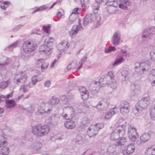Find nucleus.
Returning a JSON list of instances; mask_svg holds the SVG:
<instances>
[{"label":"nucleus","mask_w":155,"mask_h":155,"mask_svg":"<svg viewBox=\"0 0 155 155\" xmlns=\"http://www.w3.org/2000/svg\"><path fill=\"white\" fill-rule=\"evenodd\" d=\"M126 142V140L125 137L120 136L117 139V142L115 143L117 146H121L124 145Z\"/></svg>","instance_id":"473e14b6"},{"label":"nucleus","mask_w":155,"mask_h":155,"mask_svg":"<svg viewBox=\"0 0 155 155\" xmlns=\"http://www.w3.org/2000/svg\"><path fill=\"white\" fill-rule=\"evenodd\" d=\"M121 147L117 146L115 143L114 144L109 146L107 149V151L108 153H116L120 151Z\"/></svg>","instance_id":"dca6fc26"},{"label":"nucleus","mask_w":155,"mask_h":155,"mask_svg":"<svg viewBox=\"0 0 155 155\" xmlns=\"http://www.w3.org/2000/svg\"><path fill=\"white\" fill-rule=\"evenodd\" d=\"M46 44L41 45L39 48V51L41 54H50V51L51 48Z\"/></svg>","instance_id":"ddd939ff"},{"label":"nucleus","mask_w":155,"mask_h":155,"mask_svg":"<svg viewBox=\"0 0 155 155\" xmlns=\"http://www.w3.org/2000/svg\"><path fill=\"white\" fill-rule=\"evenodd\" d=\"M34 107L32 105H31L28 108V110L30 113H31L34 110Z\"/></svg>","instance_id":"69168bd1"},{"label":"nucleus","mask_w":155,"mask_h":155,"mask_svg":"<svg viewBox=\"0 0 155 155\" xmlns=\"http://www.w3.org/2000/svg\"><path fill=\"white\" fill-rule=\"evenodd\" d=\"M37 46L36 44L32 41H25L22 46V48L20 54V57L24 60H27L32 55Z\"/></svg>","instance_id":"f257e3e1"},{"label":"nucleus","mask_w":155,"mask_h":155,"mask_svg":"<svg viewBox=\"0 0 155 155\" xmlns=\"http://www.w3.org/2000/svg\"><path fill=\"white\" fill-rule=\"evenodd\" d=\"M13 92H11L10 94H7L6 95V96H5V98H3V100H6L8 99L10 97H12L13 95Z\"/></svg>","instance_id":"e2e57ef3"},{"label":"nucleus","mask_w":155,"mask_h":155,"mask_svg":"<svg viewBox=\"0 0 155 155\" xmlns=\"http://www.w3.org/2000/svg\"><path fill=\"white\" fill-rule=\"evenodd\" d=\"M124 60V59L123 57L121 56H118L116 58L113 64V66H114L121 63Z\"/></svg>","instance_id":"a19ab883"},{"label":"nucleus","mask_w":155,"mask_h":155,"mask_svg":"<svg viewBox=\"0 0 155 155\" xmlns=\"http://www.w3.org/2000/svg\"><path fill=\"white\" fill-rule=\"evenodd\" d=\"M108 85H109V87H107V89L108 91H106L105 92V93L106 94L111 93L113 89H116L117 87L116 81L114 79L111 81V82L110 83V84H109Z\"/></svg>","instance_id":"4be33fe9"},{"label":"nucleus","mask_w":155,"mask_h":155,"mask_svg":"<svg viewBox=\"0 0 155 155\" xmlns=\"http://www.w3.org/2000/svg\"><path fill=\"white\" fill-rule=\"evenodd\" d=\"M82 137L79 135H77L75 138V141L76 143L79 142L81 140Z\"/></svg>","instance_id":"0e129e2a"},{"label":"nucleus","mask_w":155,"mask_h":155,"mask_svg":"<svg viewBox=\"0 0 155 155\" xmlns=\"http://www.w3.org/2000/svg\"><path fill=\"white\" fill-rule=\"evenodd\" d=\"M135 147L133 144L131 143L126 146L125 149L122 151L124 155H129L134 152Z\"/></svg>","instance_id":"f8f14e48"},{"label":"nucleus","mask_w":155,"mask_h":155,"mask_svg":"<svg viewBox=\"0 0 155 155\" xmlns=\"http://www.w3.org/2000/svg\"><path fill=\"white\" fill-rule=\"evenodd\" d=\"M16 102L13 100H8L6 101L5 106L7 108H10L15 107Z\"/></svg>","instance_id":"c756f323"},{"label":"nucleus","mask_w":155,"mask_h":155,"mask_svg":"<svg viewBox=\"0 0 155 155\" xmlns=\"http://www.w3.org/2000/svg\"><path fill=\"white\" fill-rule=\"evenodd\" d=\"M127 134L129 139L132 141H135L138 137L136 129L132 125H130L128 128Z\"/></svg>","instance_id":"0eeeda50"},{"label":"nucleus","mask_w":155,"mask_h":155,"mask_svg":"<svg viewBox=\"0 0 155 155\" xmlns=\"http://www.w3.org/2000/svg\"><path fill=\"white\" fill-rule=\"evenodd\" d=\"M114 1V0H108L106 3V5L109 6H112L114 7V5L113 3Z\"/></svg>","instance_id":"13d9d810"},{"label":"nucleus","mask_w":155,"mask_h":155,"mask_svg":"<svg viewBox=\"0 0 155 155\" xmlns=\"http://www.w3.org/2000/svg\"><path fill=\"white\" fill-rule=\"evenodd\" d=\"M116 50V48L115 47L110 46L105 48V52L106 53H108L111 51H115Z\"/></svg>","instance_id":"a18cd8bd"},{"label":"nucleus","mask_w":155,"mask_h":155,"mask_svg":"<svg viewBox=\"0 0 155 155\" xmlns=\"http://www.w3.org/2000/svg\"><path fill=\"white\" fill-rule=\"evenodd\" d=\"M87 58L86 56H85L83 58H82L80 62V65L79 67L77 68L78 70H80L82 67L83 64L86 61Z\"/></svg>","instance_id":"de8ad7c7"},{"label":"nucleus","mask_w":155,"mask_h":155,"mask_svg":"<svg viewBox=\"0 0 155 155\" xmlns=\"http://www.w3.org/2000/svg\"><path fill=\"white\" fill-rule=\"evenodd\" d=\"M149 78L151 80L155 79V77L153 74H152L150 73L149 76Z\"/></svg>","instance_id":"774afa93"},{"label":"nucleus","mask_w":155,"mask_h":155,"mask_svg":"<svg viewBox=\"0 0 155 155\" xmlns=\"http://www.w3.org/2000/svg\"><path fill=\"white\" fill-rule=\"evenodd\" d=\"M27 75L25 72H21V73L17 74L14 79V80L16 84H24L26 81L27 78Z\"/></svg>","instance_id":"1a4fd4ad"},{"label":"nucleus","mask_w":155,"mask_h":155,"mask_svg":"<svg viewBox=\"0 0 155 155\" xmlns=\"http://www.w3.org/2000/svg\"><path fill=\"white\" fill-rule=\"evenodd\" d=\"M74 65H75V64H74L73 62L69 64L67 66L68 70H69L71 68H74Z\"/></svg>","instance_id":"bf43d9fd"},{"label":"nucleus","mask_w":155,"mask_h":155,"mask_svg":"<svg viewBox=\"0 0 155 155\" xmlns=\"http://www.w3.org/2000/svg\"><path fill=\"white\" fill-rule=\"evenodd\" d=\"M51 128L48 125H36L32 127V133L36 137H42L46 135L50 131Z\"/></svg>","instance_id":"f03ea898"},{"label":"nucleus","mask_w":155,"mask_h":155,"mask_svg":"<svg viewBox=\"0 0 155 155\" xmlns=\"http://www.w3.org/2000/svg\"><path fill=\"white\" fill-rule=\"evenodd\" d=\"M93 14H88L85 17L83 20V25L86 26L89 23L96 20L97 17V7L94 6L92 7Z\"/></svg>","instance_id":"39448f33"},{"label":"nucleus","mask_w":155,"mask_h":155,"mask_svg":"<svg viewBox=\"0 0 155 155\" xmlns=\"http://www.w3.org/2000/svg\"><path fill=\"white\" fill-rule=\"evenodd\" d=\"M97 131V124L94 125L91 124L87 131V134L90 137H93L96 134Z\"/></svg>","instance_id":"2eb2a0df"},{"label":"nucleus","mask_w":155,"mask_h":155,"mask_svg":"<svg viewBox=\"0 0 155 155\" xmlns=\"http://www.w3.org/2000/svg\"><path fill=\"white\" fill-rule=\"evenodd\" d=\"M8 64V62H7L4 63H0V74H1L2 76H5L7 74V71L4 66L7 65Z\"/></svg>","instance_id":"c85d7f7f"},{"label":"nucleus","mask_w":155,"mask_h":155,"mask_svg":"<svg viewBox=\"0 0 155 155\" xmlns=\"http://www.w3.org/2000/svg\"><path fill=\"white\" fill-rule=\"evenodd\" d=\"M97 111H104L106 110L107 107L103 99L100 101L97 104Z\"/></svg>","instance_id":"393cba45"},{"label":"nucleus","mask_w":155,"mask_h":155,"mask_svg":"<svg viewBox=\"0 0 155 155\" xmlns=\"http://www.w3.org/2000/svg\"><path fill=\"white\" fill-rule=\"evenodd\" d=\"M129 73L126 70H123L120 73V74L119 77V79L120 82L125 81L127 76Z\"/></svg>","instance_id":"bb28decb"},{"label":"nucleus","mask_w":155,"mask_h":155,"mask_svg":"<svg viewBox=\"0 0 155 155\" xmlns=\"http://www.w3.org/2000/svg\"><path fill=\"white\" fill-rule=\"evenodd\" d=\"M124 134V127L120 126L114 130L111 133L110 136V139L113 141L117 140L120 137L123 136Z\"/></svg>","instance_id":"423d86ee"},{"label":"nucleus","mask_w":155,"mask_h":155,"mask_svg":"<svg viewBox=\"0 0 155 155\" xmlns=\"http://www.w3.org/2000/svg\"><path fill=\"white\" fill-rule=\"evenodd\" d=\"M79 90L83 100H85L88 98L89 96L88 92L85 87H80L79 88Z\"/></svg>","instance_id":"aec40b11"},{"label":"nucleus","mask_w":155,"mask_h":155,"mask_svg":"<svg viewBox=\"0 0 155 155\" xmlns=\"http://www.w3.org/2000/svg\"><path fill=\"white\" fill-rule=\"evenodd\" d=\"M42 146L41 143L38 142L34 143L30 147L32 152L35 153H38L39 151Z\"/></svg>","instance_id":"f3484780"},{"label":"nucleus","mask_w":155,"mask_h":155,"mask_svg":"<svg viewBox=\"0 0 155 155\" xmlns=\"http://www.w3.org/2000/svg\"><path fill=\"white\" fill-rule=\"evenodd\" d=\"M10 81L9 80H8L4 82H2L1 83L0 87L1 89H4L10 83Z\"/></svg>","instance_id":"37998d69"},{"label":"nucleus","mask_w":155,"mask_h":155,"mask_svg":"<svg viewBox=\"0 0 155 155\" xmlns=\"http://www.w3.org/2000/svg\"><path fill=\"white\" fill-rule=\"evenodd\" d=\"M54 41V40L52 38L48 37L45 41V43L47 45H49V47L51 48L53 44Z\"/></svg>","instance_id":"4c0bfd02"},{"label":"nucleus","mask_w":155,"mask_h":155,"mask_svg":"<svg viewBox=\"0 0 155 155\" xmlns=\"http://www.w3.org/2000/svg\"><path fill=\"white\" fill-rule=\"evenodd\" d=\"M52 120L53 121V122L57 123L59 120V115L57 114H54L53 116L51 117Z\"/></svg>","instance_id":"c03bdc74"},{"label":"nucleus","mask_w":155,"mask_h":155,"mask_svg":"<svg viewBox=\"0 0 155 155\" xmlns=\"http://www.w3.org/2000/svg\"><path fill=\"white\" fill-rule=\"evenodd\" d=\"M78 25H74L71 30L70 31V35L72 37L76 36L81 28H82V26L81 23V20L80 18L78 19Z\"/></svg>","instance_id":"9b49d317"},{"label":"nucleus","mask_w":155,"mask_h":155,"mask_svg":"<svg viewBox=\"0 0 155 155\" xmlns=\"http://www.w3.org/2000/svg\"><path fill=\"white\" fill-rule=\"evenodd\" d=\"M62 115L63 118L66 120H70L72 119L73 118L70 117V115H69L68 114L65 113L64 111H63Z\"/></svg>","instance_id":"8fccbe9b"},{"label":"nucleus","mask_w":155,"mask_h":155,"mask_svg":"<svg viewBox=\"0 0 155 155\" xmlns=\"http://www.w3.org/2000/svg\"><path fill=\"white\" fill-rule=\"evenodd\" d=\"M82 7H85L86 5L89 2V0H81Z\"/></svg>","instance_id":"5fc2aeb1"},{"label":"nucleus","mask_w":155,"mask_h":155,"mask_svg":"<svg viewBox=\"0 0 155 155\" xmlns=\"http://www.w3.org/2000/svg\"><path fill=\"white\" fill-rule=\"evenodd\" d=\"M23 25L21 24H20L17 26H16L15 27L12 29V31L13 32H16L19 30L23 26Z\"/></svg>","instance_id":"864d4df0"},{"label":"nucleus","mask_w":155,"mask_h":155,"mask_svg":"<svg viewBox=\"0 0 155 155\" xmlns=\"http://www.w3.org/2000/svg\"><path fill=\"white\" fill-rule=\"evenodd\" d=\"M121 39V35L120 33L118 32L114 33L113 36L112 40V43L114 45L117 46L120 43Z\"/></svg>","instance_id":"4468645a"},{"label":"nucleus","mask_w":155,"mask_h":155,"mask_svg":"<svg viewBox=\"0 0 155 155\" xmlns=\"http://www.w3.org/2000/svg\"><path fill=\"white\" fill-rule=\"evenodd\" d=\"M76 124L75 122L72 120L66 121L64 124V127L66 128L72 129L76 127Z\"/></svg>","instance_id":"b1692460"},{"label":"nucleus","mask_w":155,"mask_h":155,"mask_svg":"<svg viewBox=\"0 0 155 155\" xmlns=\"http://www.w3.org/2000/svg\"><path fill=\"white\" fill-rule=\"evenodd\" d=\"M48 7H47L46 5H43L41 6H40L39 8L36 9L34 11H33L32 13V14H33L36 12H38V11H42L44 10H45L46 9L48 8Z\"/></svg>","instance_id":"49530a36"},{"label":"nucleus","mask_w":155,"mask_h":155,"mask_svg":"<svg viewBox=\"0 0 155 155\" xmlns=\"http://www.w3.org/2000/svg\"><path fill=\"white\" fill-rule=\"evenodd\" d=\"M149 103V98L148 97L142 98L135 105V110L139 113H141L143 109L146 108Z\"/></svg>","instance_id":"20e7f679"},{"label":"nucleus","mask_w":155,"mask_h":155,"mask_svg":"<svg viewBox=\"0 0 155 155\" xmlns=\"http://www.w3.org/2000/svg\"><path fill=\"white\" fill-rule=\"evenodd\" d=\"M116 111V108L115 107L110 109V111L107 112L105 116V118L106 119L110 118L112 116L115 114Z\"/></svg>","instance_id":"7c9ffc66"},{"label":"nucleus","mask_w":155,"mask_h":155,"mask_svg":"<svg viewBox=\"0 0 155 155\" xmlns=\"http://www.w3.org/2000/svg\"><path fill=\"white\" fill-rule=\"evenodd\" d=\"M102 23L103 22L101 20V17L99 15L97 16V26L101 25Z\"/></svg>","instance_id":"052dcab7"},{"label":"nucleus","mask_w":155,"mask_h":155,"mask_svg":"<svg viewBox=\"0 0 155 155\" xmlns=\"http://www.w3.org/2000/svg\"><path fill=\"white\" fill-rule=\"evenodd\" d=\"M7 145L6 139L3 136H0V147Z\"/></svg>","instance_id":"ea45409f"},{"label":"nucleus","mask_w":155,"mask_h":155,"mask_svg":"<svg viewBox=\"0 0 155 155\" xmlns=\"http://www.w3.org/2000/svg\"><path fill=\"white\" fill-rule=\"evenodd\" d=\"M150 60L153 61H155V53L153 51L150 52Z\"/></svg>","instance_id":"603ef678"},{"label":"nucleus","mask_w":155,"mask_h":155,"mask_svg":"<svg viewBox=\"0 0 155 155\" xmlns=\"http://www.w3.org/2000/svg\"><path fill=\"white\" fill-rule=\"evenodd\" d=\"M27 86L22 85L21 86L20 88V91H22L24 92H26L28 91V89L26 88Z\"/></svg>","instance_id":"4d7b16f0"},{"label":"nucleus","mask_w":155,"mask_h":155,"mask_svg":"<svg viewBox=\"0 0 155 155\" xmlns=\"http://www.w3.org/2000/svg\"><path fill=\"white\" fill-rule=\"evenodd\" d=\"M51 82L50 80L47 81L45 82L44 85L45 86L48 87H49L51 84Z\"/></svg>","instance_id":"680f3d73"},{"label":"nucleus","mask_w":155,"mask_h":155,"mask_svg":"<svg viewBox=\"0 0 155 155\" xmlns=\"http://www.w3.org/2000/svg\"><path fill=\"white\" fill-rule=\"evenodd\" d=\"M37 64L39 65H41V68L43 71V69L47 68L49 65L48 63L45 61V59H42L38 60L37 61Z\"/></svg>","instance_id":"a878e982"},{"label":"nucleus","mask_w":155,"mask_h":155,"mask_svg":"<svg viewBox=\"0 0 155 155\" xmlns=\"http://www.w3.org/2000/svg\"><path fill=\"white\" fill-rule=\"evenodd\" d=\"M38 81L37 76H34L31 78V82H30L29 84V87H32L34 86L36 84Z\"/></svg>","instance_id":"c9c22d12"},{"label":"nucleus","mask_w":155,"mask_h":155,"mask_svg":"<svg viewBox=\"0 0 155 155\" xmlns=\"http://www.w3.org/2000/svg\"><path fill=\"white\" fill-rule=\"evenodd\" d=\"M155 34V28L152 27L147 30L145 29L142 35V41H146L148 39L149 35L150 34Z\"/></svg>","instance_id":"9d476101"},{"label":"nucleus","mask_w":155,"mask_h":155,"mask_svg":"<svg viewBox=\"0 0 155 155\" xmlns=\"http://www.w3.org/2000/svg\"><path fill=\"white\" fill-rule=\"evenodd\" d=\"M149 112L151 118L155 120V105L153 104L150 106Z\"/></svg>","instance_id":"f704fd0d"},{"label":"nucleus","mask_w":155,"mask_h":155,"mask_svg":"<svg viewBox=\"0 0 155 155\" xmlns=\"http://www.w3.org/2000/svg\"><path fill=\"white\" fill-rule=\"evenodd\" d=\"M79 10V9L78 8H76L73 9L72 11V13H73L75 14H77V15L78 14V11Z\"/></svg>","instance_id":"338daca9"},{"label":"nucleus","mask_w":155,"mask_h":155,"mask_svg":"<svg viewBox=\"0 0 155 155\" xmlns=\"http://www.w3.org/2000/svg\"><path fill=\"white\" fill-rule=\"evenodd\" d=\"M59 99L57 97H53L49 101L48 103L50 105L56 106L59 103Z\"/></svg>","instance_id":"72a5a7b5"},{"label":"nucleus","mask_w":155,"mask_h":155,"mask_svg":"<svg viewBox=\"0 0 155 155\" xmlns=\"http://www.w3.org/2000/svg\"><path fill=\"white\" fill-rule=\"evenodd\" d=\"M18 42L16 41L14 43L8 47V48L9 49V51H12V48L16 47L18 46Z\"/></svg>","instance_id":"09e8293b"},{"label":"nucleus","mask_w":155,"mask_h":155,"mask_svg":"<svg viewBox=\"0 0 155 155\" xmlns=\"http://www.w3.org/2000/svg\"><path fill=\"white\" fill-rule=\"evenodd\" d=\"M90 119L87 117L83 118L82 120V123L84 125L87 126L90 125Z\"/></svg>","instance_id":"79ce46f5"},{"label":"nucleus","mask_w":155,"mask_h":155,"mask_svg":"<svg viewBox=\"0 0 155 155\" xmlns=\"http://www.w3.org/2000/svg\"><path fill=\"white\" fill-rule=\"evenodd\" d=\"M50 25L43 26V30L46 33H48L50 28Z\"/></svg>","instance_id":"6e6d98bb"},{"label":"nucleus","mask_w":155,"mask_h":155,"mask_svg":"<svg viewBox=\"0 0 155 155\" xmlns=\"http://www.w3.org/2000/svg\"><path fill=\"white\" fill-rule=\"evenodd\" d=\"M140 67H143L142 71L144 72L148 71L150 68V66L145 62L142 63L140 64Z\"/></svg>","instance_id":"58836bf2"},{"label":"nucleus","mask_w":155,"mask_h":155,"mask_svg":"<svg viewBox=\"0 0 155 155\" xmlns=\"http://www.w3.org/2000/svg\"><path fill=\"white\" fill-rule=\"evenodd\" d=\"M69 46L67 41H64L59 43L57 45L58 49L61 51H64L66 50Z\"/></svg>","instance_id":"412c9836"},{"label":"nucleus","mask_w":155,"mask_h":155,"mask_svg":"<svg viewBox=\"0 0 155 155\" xmlns=\"http://www.w3.org/2000/svg\"><path fill=\"white\" fill-rule=\"evenodd\" d=\"M119 3V7L123 9H127V6H129L131 5L130 2L128 0H120Z\"/></svg>","instance_id":"5701e85b"},{"label":"nucleus","mask_w":155,"mask_h":155,"mask_svg":"<svg viewBox=\"0 0 155 155\" xmlns=\"http://www.w3.org/2000/svg\"><path fill=\"white\" fill-rule=\"evenodd\" d=\"M145 155H155V146L148 147L145 152Z\"/></svg>","instance_id":"2f4dec72"},{"label":"nucleus","mask_w":155,"mask_h":155,"mask_svg":"<svg viewBox=\"0 0 155 155\" xmlns=\"http://www.w3.org/2000/svg\"><path fill=\"white\" fill-rule=\"evenodd\" d=\"M38 112L40 114L45 113V109L43 107L39 106L38 107Z\"/></svg>","instance_id":"3c124183"},{"label":"nucleus","mask_w":155,"mask_h":155,"mask_svg":"<svg viewBox=\"0 0 155 155\" xmlns=\"http://www.w3.org/2000/svg\"><path fill=\"white\" fill-rule=\"evenodd\" d=\"M150 138V134L148 133H145L140 137V140H137V143L138 145H140L143 143L147 141Z\"/></svg>","instance_id":"a211bd4d"},{"label":"nucleus","mask_w":155,"mask_h":155,"mask_svg":"<svg viewBox=\"0 0 155 155\" xmlns=\"http://www.w3.org/2000/svg\"><path fill=\"white\" fill-rule=\"evenodd\" d=\"M130 105L129 103L125 101H122L120 105V112L124 115L128 113L130 111Z\"/></svg>","instance_id":"6e6552de"},{"label":"nucleus","mask_w":155,"mask_h":155,"mask_svg":"<svg viewBox=\"0 0 155 155\" xmlns=\"http://www.w3.org/2000/svg\"><path fill=\"white\" fill-rule=\"evenodd\" d=\"M6 145L0 147V155H8L10 152L9 148L6 146Z\"/></svg>","instance_id":"cd10ccee"},{"label":"nucleus","mask_w":155,"mask_h":155,"mask_svg":"<svg viewBox=\"0 0 155 155\" xmlns=\"http://www.w3.org/2000/svg\"><path fill=\"white\" fill-rule=\"evenodd\" d=\"M63 110L64 112L68 114L69 115H70L71 118H73L75 115V109L72 107L67 106L63 108Z\"/></svg>","instance_id":"6ab92c4d"},{"label":"nucleus","mask_w":155,"mask_h":155,"mask_svg":"<svg viewBox=\"0 0 155 155\" xmlns=\"http://www.w3.org/2000/svg\"><path fill=\"white\" fill-rule=\"evenodd\" d=\"M114 78L113 73L112 71H109L105 74L100 78L99 81H97L98 86L100 88L105 87L106 85H108Z\"/></svg>","instance_id":"7ed1b4c3"},{"label":"nucleus","mask_w":155,"mask_h":155,"mask_svg":"<svg viewBox=\"0 0 155 155\" xmlns=\"http://www.w3.org/2000/svg\"><path fill=\"white\" fill-rule=\"evenodd\" d=\"M77 18V14L71 13L69 16V20L68 21V23L70 24L74 23L75 22Z\"/></svg>","instance_id":"e433bc0d"}]
</instances>
